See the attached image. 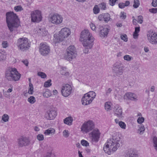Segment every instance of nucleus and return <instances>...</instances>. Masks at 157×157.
<instances>
[{"label": "nucleus", "instance_id": "nucleus-26", "mask_svg": "<svg viewBox=\"0 0 157 157\" xmlns=\"http://www.w3.org/2000/svg\"><path fill=\"white\" fill-rule=\"evenodd\" d=\"M55 130L52 128H49L46 130L44 132V134L45 135H48L50 134H54L55 133Z\"/></svg>", "mask_w": 157, "mask_h": 157}, {"label": "nucleus", "instance_id": "nucleus-64", "mask_svg": "<svg viewBox=\"0 0 157 157\" xmlns=\"http://www.w3.org/2000/svg\"><path fill=\"white\" fill-rule=\"evenodd\" d=\"M155 89V87L154 86H152L150 88V91L152 92L154 91Z\"/></svg>", "mask_w": 157, "mask_h": 157}, {"label": "nucleus", "instance_id": "nucleus-8", "mask_svg": "<svg viewBox=\"0 0 157 157\" xmlns=\"http://www.w3.org/2000/svg\"><path fill=\"white\" fill-rule=\"evenodd\" d=\"M124 68V67L121 63L117 62L115 63L114 65L113 69L114 75L120 77L122 75L123 73Z\"/></svg>", "mask_w": 157, "mask_h": 157}, {"label": "nucleus", "instance_id": "nucleus-30", "mask_svg": "<svg viewBox=\"0 0 157 157\" xmlns=\"http://www.w3.org/2000/svg\"><path fill=\"white\" fill-rule=\"evenodd\" d=\"M66 68L65 67H62L61 68L60 71V73L62 75L65 76H68L69 75V73L66 70Z\"/></svg>", "mask_w": 157, "mask_h": 157}, {"label": "nucleus", "instance_id": "nucleus-47", "mask_svg": "<svg viewBox=\"0 0 157 157\" xmlns=\"http://www.w3.org/2000/svg\"><path fill=\"white\" fill-rule=\"evenodd\" d=\"M37 75L39 76H40L42 78H44L47 77L46 75L44 73L41 72H38Z\"/></svg>", "mask_w": 157, "mask_h": 157}, {"label": "nucleus", "instance_id": "nucleus-9", "mask_svg": "<svg viewBox=\"0 0 157 157\" xmlns=\"http://www.w3.org/2000/svg\"><path fill=\"white\" fill-rule=\"evenodd\" d=\"M31 21L33 22H38L42 19L41 12L39 10H36L31 12Z\"/></svg>", "mask_w": 157, "mask_h": 157}, {"label": "nucleus", "instance_id": "nucleus-39", "mask_svg": "<svg viewBox=\"0 0 157 157\" xmlns=\"http://www.w3.org/2000/svg\"><path fill=\"white\" fill-rule=\"evenodd\" d=\"M93 10L94 14H98L100 11L99 8L98 7V5H95L93 8Z\"/></svg>", "mask_w": 157, "mask_h": 157}, {"label": "nucleus", "instance_id": "nucleus-56", "mask_svg": "<svg viewBox=\"0 0 157 157\" xmlns=\"http://www.w3.org/2000/svg\"><path fill=\"white\" fill-rule=\"evenodd\" d=\"M90 27L92 30H93V31H96V27H95V26L94 25V24L93 23H91V24H90Z\"/></svg>", "mask_w": 157, "mask_h": 157}, {"label": "nucleus", "instance_id": "nucleus-33", "mask_svg": "<svg viewBox=\"0 0 157 157\" xmlns=\"http://www.w3.org/2000/svg\"><path fill=\"white\" fill-rule=\"evenodd\" d=\"M6 59V56L0 50V62L3 61Z\"/></svg>", "mask_w": 157, "mask_h": 157}, {"label": "nucleus", "instance_id": "nucleus-43", "mask_svg": "<svg viewBox=\"0 0 157 157\" xmlns=\"http://www.w3.org/2000/svg\"><path fill=\"white\" fill-rule=\"evenodd\" d=\"M70 135V133L67 130H65L63 132V136L65 138L68 137Z\"/></svg>", "mask_w": 157, "mask_h": 157}, {"label": "nucleus", "instance_id": "nucleus-12", "mask_svg": "<svg viewBox=\"0 0 157 157\" xmlns=\"http://www.w3.org/2000/svg\"><path fill=\"white\" fill-rule=\"evenodd\" d=\"M39 52L41 55L45 56L50 52V48L46 43H41L40 47Z\"/></svg>", "mask_w": 157, "mask_h": 157}, {"label": "nucleus", "instance_id": "nucleus-19", "mask_svg": "<svg viewBox=\"0 0 157 157\" xmlns=\"http://www.w3.org/2000/svg\"><path fill=\"white\" fill-rule=\"evenodd\" d=\"M113 111L114 114L119 117H122V111L121 107L119 105H116L113 108Z\"/></svg>", "mask_w": 157, "mask_h": 157}, {"label": "nucleus", "instance_id": "nucleus-38", "mask_svg": "<svg viewBox=\"0 0 157 157\" xmlns=\"http://www.w3.org/2000/svg\"><path fill=\"white\" fill-rule=\"evenodd\" d=\"M51 80L49 79L47 81L45 82L44 83V86L45 87H48L52 85L51 83Z\"/></svg>", "mask_w": 157, "mask_h": 157}, {"label": "nucleus", "instance_id": "nucleus-57", "mask_svg": "<svg viewBox=\"0 0 157 157\" xmlns=\"http://www.w3.org/2000/svg\"><path fill=\"white\" fill-rule=\"evenodd\" d=\"M149 11L153 13H156L157 12V8H152L150 9Z\"/></svg>", "mask_w": 157, "mask_h": 157}, {"label": "nucleus", "instance_id": "nucleus-14", "mask_svg": "<svg viewBox=\"0 0 157 157\" xmlns=\"http://www.w3.org/2000/svg\"><path fill=\"white\" fill-rule=\"evenodd\" d=\"M30 143L29 138L26 137H21L18 140V144L20 147L26 146L29 145Z\"/></svg>", "mask_w": 157, "mask_h": 157}, {"label": "nucleus", "instance_id": "nucleus-62", "mask_svg": "<svg viewBox=\"0 0 157 157\" xmlns=\"http://www.w3.org/2000/svg\"><path fill=\"white\" fill-rule=\"evenodd\" d=\"M137 21V20L136 19H133L132 21V22L133 23V24L135 25H136L137 24V23H136V21Z\"/></svg>", "mask_w": 157, "mask_h": 157}, {"label": "nucleus", "instance_id": "nucleus-6", "mask_svg": "<svg viewBox=\"0 0 157 157\" xmlns=\"http://www.w3.org/2000/svg\"><path fill=\"white\" fill-rule=\"evenodd\" d=\"M77 56V52L74 45L69 46L66 49L64 56V58L68 61H71Z\"/></svg>", "mask_w": 157, "mask_h": 157}, {"label": "nucleus", "instance_id": "nucleus-49", "mask_svg": "<svg viewBox=\"0 0 157 157\" xmlns=\"http://www.w3.org/2000/svg\"><path fill=\"white\" fill-rule=\"evenodd\" d=\"M2 45L3 48H6L9 46V44L7 41H4L2 42Z\"/></svg>", "mask_w": 157, "mask_h": 157}, {"label": "nucleus", "instance_id": "nucleus-20", "mask_svg": "<svg viewBox=\"0 0 157 157\" xmlns=\"http://www.w3.org/2000/svg\"><path fill=\"white\" fill-rule=\"evenodd\" d=\"M125 98H127L132 101H136L137 100V97L135 94L128 92L125 94L124 95Z\"/></svg>", "mask_w": 157, "mask_h": 157}, {"label": "nucleus", "instance_id": "nucleus-54", "mask_svg": "<svg viewBox=\"0 0 157 157\" xmlns=\"http://www.w3.org/2000/svg\"><path fill=\"white\" fill-rule=\"evenodd\" d=\"M112 90L110 88H109L106 89L105 90L106 95L107 96L111 94Z\"/></svg>", "mask_w": 157, "mask_h": 157}, {"label": "nucleus", "instance_id": "nucleus-63", "mask_svg": "<svg viewBox=\"0 0 157 157\" xmlns=\"http://www.w3.org/2000/svg\"><path fill=\"white\" fill-rule=\"evenodd\" d=\"M116 25L118 27H121L122 26V24L121 23H116Z\"/></svg>", "mask_w": 157, "mask_h": 157}, {"label": "nucleus", "instance_id": "nucleus-55", "mask_svg": "<svg viewBox=\"0 0 157 157\" xmlns=\"http://www.w3.org/2000/svg\"><path fill=\"white\" fill-rule=\"evenodd\" d=\"M120 17L122 19H124L126 17V14L124 12H121L120 14Z\"/></svg>", "mask_w": 157, "mask_h": 157}, {"label": "nucleus", "instance_id": "nucleus-42", "mask_svg": "<svg viewBox=\"0 0 157 157\" xmlns=\"http://www.w3.org/2000/svg\"><path fill=\"white\" fill-rule=\"evenodd\" d=\"M124 60L127 61H130L133 59L132 57L130 56L129 55H125L124 57Z\"/></svg>", "mask_w": 157, "mask_h": 157}, {"label": "nucleus", "instance_id": "nucleus-52", "mask_svg": "<svg viewBox=\"0 0 157 157\" xmlns=\"http://www.w3.org/2000/svg\"><path fill=\"white\" fill-rule=\"evenodd\" d=\"M144 118L143 117H139L137 120V122L139 124H141L144 121Z\"/></svg>", "mask_w": 157, "mask_h": 157}, {"label": "nucleus", "instance_id": "nucleus-27", "mask_svg": "<svg viewBox=\"0 0 157 157\" xmlns=\"http://www.w3.org/2000/svg\"><path fill=\"white\" fill-rule=\"evenodd\" d=\"M86 94V95H87L91 99L92 101L95 98L96 94L95 92L93 91H89L87 93L85 94Z\"/></svg>", "mask_w": 157, "mask_h": 157}, {"label": "nucleus", "instance_id": "nucleus-40", "mask_svg": "<svg viewBox=\"0 0 157 157\" xmlns=\"http://www.w3.org/2000/svg\"><path fill=\"white\" fill-rule=\"evenodd\" d=\"M9 118V116L8 115L5 114L2 117V120L4 122H6L8 121Z\"/></svg>", "mask_w": 157, "mask_h": 157}, {"label": "nucleus", "instance_id": "nucleus-5", "mask_svg": "<svg viewBox=\"0 0 157 157\" xmlns=\"http://www.w3.org/2000/svg\"><path fill=\"white\" fill-rule=\"evenodd\" d=\"M16 44L18 49L22 51L28 50L30 47V42L28 39L25 37L19 38Z\"/></svg>", "mask_w": 157, "mask_h": 157}, {"label": "nucleus", "instance_id": "nucleus-44", "mask_svg": "<svg viewBox=\"0 0 157 157\" xmlns=\"http://www.w3.org/2000/svg\"><path fill=\"white\" fill-rule=\"evenodd\" d=\"M14 10L16 12L21 11L23 10V9L21 6L19 5L15 6Z\"/></svg>", "mask_w": 157, "mask_h": 157}, {"label": "nucleus", "instance_id": "nucleus-15", "mask_svg": "<svg viewBox=\"0 0 157 157\" xmlns=\"http://www.w3.org/2000/svg\"><path fill=\"white\" fill-rule=\"evenodd\" d=\"M57 113L55 108H51L47 111L46 117L47 119L53 120L55 118Z\"/></svg>", "mask_w": 157, "mask_h": 157}, {"label": "nucleus", "instance_id": "nucleus-60", "mask_svg": "<svg viewBox=\"0 0 157 157\" xmlns=\"http://www.w3.org/2000/svg\"><path fill=\"white\" fill-rule=\"evenodd\" d=\"M104 14H103L99 15L98 17V18L100 21L104 20Z\"/></svg>", "mask_w": 157, "mask_h": 157}, {"label": "nucleus", "instance_id": "nucleus-36", "mask_svg": "<svg viewBox=\"0 0 157 157\" xmlns=\"http://www.w3.org/2000/svg\"><path fill=\"white\" fill-rule=\"evenodd\" d=\"M28 101L30 103L33 104L36 102V99L34 97L31 96L28 98Z\"/></svg>", "mask_w": 157, "mask_h": 157}, {"label": "nucleus", "instance_id": "nucleus-3", "mask_svg": "<svg viewBox=\"0 0 157 157\" xmlns=\"http://www.w3.org/2000/svg\"><path fill=\"white\" fill-rule=\"evenodd\" d=\"M6 15V22L10 32L15 33L20 25V21L18 16L11 12H7Z\"/></svg>", "mask_w": 157, "mask_h": 157}, {"label": "nucleus", "instance_id": "nucleus-32", "mask_svg": "<svg viewBox=\"0 0 157 157\" xmlns=\"http://www.w3.org/2000/svg\"><path fill=\"white\" fill-rule=\"evenodd\" d=\"M104 21L106 22H107L110 19V14L108 13H105L104 14Z\"/></svg>", "mask_w": 157, "mask_h": 157}, {"label": "nucleus", "instance_id": "nucleus-11", "mask_svg": "<svg viewBox=\"0 0 157 157\" xmlns=\"http://www.w3.org/2000/svg\"><path fill=\"white\" fill-rule=\"evenodd\" d=\"M72 90V87L71 85L67 84L62 86L61 92L62 95L63 96L67 97L71 94Z\"/></svg>", "mask_w": 157, "mask_h": 157}, {"label": "nucleus", "instance_id": "nucleus-21", "mask_svg": "<svg viewBox=\"0 0 157 157\" xmlns=\"http://www.w3.org/2000/svg\"><path fill=\"white\" fill-rule=\"evenodd\" d=\"M86 95V94H84L82 99V104L84 105L90 104L93 101L88 96Z\"/></svg>", "mask_w": 157, "mask_h": 157}, {"label": "nucleus", "instance_id": "nucleus-16", "mask_svg": "<svg viewBox=\"0 0 157 157\" xmlns=\"http://www.w3.org/2000/svg\"><path fill=\"white\" fill-rule=\"evenodd\" d=\"M71 33V31L69 29L64 27L62 29L59 31V35L63 40L65 38L68 37Z\"/></svg>", "mask_w": 157, "mask_h": 157}, {"label": "nucleus", "instance_id": "nucleus-58", "mask_svg": "<svg viewBox=\"0 0 157 157\" xmlns=\"http://www.w3.org/2000/svg\"><path fill=\"white\" fill-rule=\"evenodd\" d=\"M152 6L154 7L157 6V0H153V1L151 3Z\"/></svg>", "mask_w": 157, "mask_h": 157}, {"label": "nucleus", "instance_id": "nucleus-46", "mask_svg": "<svg viewBox=\"0 0 157 157\" xmlns=\"http://www.w3.org/2000/svg\"><path fill=\"white\" fill-rule=\"evenodd\" d=\"M153 141L154 143V146L155 149L157 150V137H154L153 139Z\"/></svg>", "mask_w": 157, "mask_h": 157}, {"label": "nucleus", "instance_id": "nucleus-53", "mask_svg": "<svg viewBox=\"0 0 157 157\" xmlns=\"http://www.w3.org/2000/svg\"><path fill=\"white\" fill-rule=\"evenodd\" d=\"M121 39L124 41H127L128 39L127 35L126 34L122 35L121 36Z\"/></svg>", "mask_w": 157, "mask_h": 157}, {"label": "nucleus", "instance_id": "nucleus-25", "mask_svg": "<svg viewBox=\"0 0 157 157\" xmlns=\"http://www.w3.org/2000/svg\"><path fill=\"white\" fill-rule=\"evenodd\" d=\"M73 118L71 117H69L65 118L63 120L64 123L68 125H71L72 124Z\"/></svg>", "mask_w": 157, "mask_h": 157}, {"label": "nucleus", "instance_id": "nucleus-2", "mask_svg": "<svg viewBox=\"0 0 157 157\" xmlns=\"http://www.w3.org/2000/svg\"><path fill=\"white\" fill-rule=\"evenodd\" d=\"M80 40L82 42V44L85 48L84 52L87 53L89 49H91L93 45L94 38L88 29H84L81 33Z\"/></svg>", "mask_w": 157, "mask_h": 157}, {"label": "nucleus", "instance_id": "nucleus-1", "mask_svg": "<svg viewBox=\"0 0 157 157\" xmlns=\"http://www.w3.org/2000/svg\"><path fill=\"white\" fill-rule=\"evenodd\" d=\"M121 136V135L118 133H114L112 139L107 140L105 146L103 147L105 153L110 155L112 152L116 151L120 145H122Z\"/></svg>", "mask_w": 157, "mask_h": 157}, {"label": "nucleus", "instance_id": "nucleus-45", "mask_svg": "<svg viewBox=\"0 0 157 157\" xmlns=\"http://www.w3.org/2000/svg\"><path fill=\"white\" fill-rule=\"evenodd\" d=\"M81 144L82 145L86 147L88 146L89 145V143L87 141L84 140H81Z\"/></svg>", "mask_w": 157, "mask_h": 157}, {"label": "nucleus", "instance_id": "nucleus-7", "mask_svg": "<svg viewBox=\"0 0 157 157\" xmlns=\"http://www.w3.org/2000/svg\"><path fill=\"white\" fill-rule=\"evenodd\" d=\"M94 128V122L91 120H89L85 122L81 127V131L83 133H87L92 131Z\"/></svg>", "mask_w": 157, "mask_h": 157}, {"label": "nucleus", "instance_id": "nucleus-50", "mask_svg": "<svg viewBox=\"0 0 157 157\" xmlns=\"http://www.w3.org/2000/svg\"><path fill=\"white\" fill-rule=\"evenodd\" d=\"M36 138L39 141L43 140L44 139V136L41 134H38L36 136Z\"/></svg>", "mask_w": 157, "mask_h": 157}, {"label": "nucleus", "instance_id": "nucleus-31", "mask_svg": "<svg viewBox=\"0 0 157 157\" xmlns=\"http://www.w3.org/2000/svg\"><path fill=\"white\" fill-rule=\"evenodd\" d=\"M130 4V2L129 1H127L125 2V3H120L118 5L119 7L121 8H123L125 6H129Z\"/></svg>", "mask_w": 157, "mask_h": 157}, {"label": "nucleus", "instance_id": "nucleus-23", "mask_svg": "<svg viewBox=\"0 0 157 157\" xmlns=\"http://www.w3.org/2000/svg\"><path fill=\"white\" fill-rule=\"evenodd\" d=\"M112 104L110 101L106 102L105 103V109L107 111H109L112 109Z\"/></svg>", "mask_w": 157, "mask_h": 157}, {"label": "nucleus", "instance_id": "nucleus-34", "mask_svg": "<svg viewBox=\"0 0 157 157\" xmlns=\"http://www.w3.org/2000/svg\"><path fill=\"white\" fill-rule=\"evenodd\" d=\"M33 84L31 83H29V88L28 93L30 94H32L33 92Z\"/></svg>", "mask_w": 157, "mask_h": 157}, {"label": "nucleus", "instance_id": "nucleus-41", "mask_svg": "<svg viewBox=\"0 0 157 157\" xmlns=\"http://www.w3.org/2000/svg\"><path fill=\"white\" fill-rule=\"evenodd\" d=\"M140 3L139 0H134L133 7L134 8H137L140 5Z\"/></svg>", "mask_w": 157, "mask_h": 157}, {"label": "nucleus", "instance_id": "nucleus-10", "mask_svg": "<svg viewBox=\"0 0 157 157\" xmlns=\"http://www.w3.org/2000/svg\"><path fill=\"white\" fill-rule=\"evenodd\" d=\"M49 20L52 24L58 25L62 22L63 17L58 14H54L50 16Z\"/></svg>", "mask_w": 157, "mask_h": 157}, {"label": "nucleus", "instance_id": "nucleus-4", "mask_svg": "<svg viewBox=\"0 0 157 157\" xmlns=\"http://www.w3.org/2000/svg\"><path fill=\"white\" fill-rule=\"evenodd\" d=\"M21 76V74L15 68H10L6 71V78L9 81H18L20 78Z\"/></svg>", "mask_w": 157, "mask_h": 157}, {"label": "nucleus", "instance_id": "nucleus-29", "mask_svg": "<svg viewBox=\"0 0 157 157\" xmlns=\"http://www.w3.org/2000/svg\"><path fill=\"white\" fill-rule=\"evenodd\" d=\"M140 31V27H136L135 28V30L133 34V38L134 39H136L137 38L138 36V33Z\"/></svg>", "mask_w": 157, "mask_h": 157}, {"label": "nucleus", "instance_id": "nucleus-18", "mask_svg": "<svg viewBox=\"0 0 157 157\" xmlns=\"http://www.w3.org/2000/svg\"><path fill=\"white\" fill-rule=\"evenodd\" d=\"M100 36L101 37H105L108 35L110 29L109 27H103L99 25L98 27Z\"/></svg>", "mask_w": 157, "mask_h": 157}, {"label": "nucleus", "instance_id": "nucleus-48", "mask_svg": "<svg viewBox=\"0 0 157 157\" xmlns=\"http://www.w3.org/2000/svg\"><path fill=\"white\" fill-rule=\"evenodd\" d=\"M119 125L120 127L121 128L125 129L126 128V124L125 123L122 121H119Z\"/></svg>", "mask_w": 157, "mask_h": 157}, {"label": "nucleus", "instance_id": "nucleus-24", "mask_svg": "<svg viewBox=\"0 0 157 157\" xmlns=\"http://www.w3.org/2000/svg\"><path fill=\"white\" fill-rule=\"evenodd\" d=\"M63 40V39H61V37L60 36L59 34H54V38L53 39V42L55 43H57L61 42Z\"/></svg>", "mask_w": 157, "mask_h": 157}, {"label": "nucleus", "instance_id": "nucleus-17", "mask_svg": "<svg viewBox=\"0 0 157 157\" xmlns=\"http://www.w3.org/2000/svg\"><path fill=\"white\" fill-rule=\"evenodd\" d=\"M147 38L149 41L152 44H155L157 42V33H153L150 31L147 34Z\"/></svg>", "mask_w": 157, "mask_h": 157}, {"label": "nucleus", "instance_id": "nucleus-59", "mask_svg": "<svg viewBox=\"0 0 157 157\" xmlns=\"http://www.w3.org/2000/svg\"><path fill=\"white\" fill-rule=\"evenodd\" d=\"M116 0H109V3L110 5L112 6H114L115 4Z\"/></svg>", "mask_w": 157, "mask_h": 157}, {"label": "nucleus", "instance_id": "nucleus-37", "mask_svg": "<svg viewBox=\"0 0 157 157\" xmlns=\"http://www.w3.org/2000/svg\"><path fill=\"white\" fill-rule=\"evenodd\" d=\"M99 8L101 10H105L106 8V3L104 2H102L98 5Z\"/></svg>", "mask_w": 157, "mask_h": 157}, {"label": "nucleus", "instance_id": "nucleus-28", "mask_svg": "<svg viewBox=\"0 0 157 157\" xmlns=\"http://www.w3.org/2000/svg\"><path fill=\"white\" fill-rule=\"evenodd\" d=\"M138 129L137 130V133L142 135L144 133L145 130V128L143 124H140L138 126Z\"/></svg>", "mask_w": 157, "mask_h": 157}, {"label": "nucleus", "instance_id": "nucleus-51", "mask_svg": "<svg viewBox=\"0 0 157 157\" xmlns=\"http://www.w3.org/2000/svg\"><path fill=\"white\" fill-rule=\"evenodd\" d=\"M137 21L138 23L142 24L143 22V17L141 16H139L138 17Z\"/></svg>", "mask_w": 157, "mask_h": 157}, {"label": "nucleus", "instance_id": "nucleus-13", "mask_svg": "<svg viewBox=\"0 0 157 157\" xmlns=\"http://www.w3.org/2000/svg\"><path fill=\"white\" fill-rule=\"evenodd\" d=\"M100 133L98 129L95 128L90 133V136L91 137L92 140L95 142H98L100 136Z\"/></svg>", "mask_w": 157, "mask_h": 157}, {"label": "nucleus", "instance_id": "nucleus-61", "mask_svg": "<svg viewBox=\"0 0 157 157\" xmlns=\"http://www.w3.org/2000/svg\"><path fill=\"white\" fill-rule=\"evenodd\" d=\"M22 62L26 66H28V62L27 60H23L22 61Z\"/></svg>", "mask_w": 157, "mask_h": 157}, {"label": "nucleus", "instance_id": "nucleus-22", "mask_svg": "<svg viewBox=\"0 0 157 157\" xmlns=\"http://www.w3.org/2000/svg\"><path fill=\"white\" fill-rule=\"evenodd\" d=\"M125 157H138V156L133 151L130 150L125 154Z\"/></svg>", "mask_w": 157, "mask_h": 157}, {"label": "nucleus", "instance_id": "nucleus-35", "mask_svg": "<svg viewBox=\"0 0 157 157\" xmlns=\"http://www.w3.org/2000/svg\"><path fill=\"white\" fill-rule=\"evenodd\" d=\"M51 95V93L50 91L49 90L47 89L44 92L43 96L45 97L48 98L50 97Z\"/></svg>", "mask_w": 157, "mask_h": 157}]
</instances>
